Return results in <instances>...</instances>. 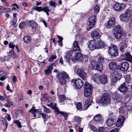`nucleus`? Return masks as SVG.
I'll return each instance as SVG.
<instances>
[{
  "label": "nucleus",
  "instance_id": "obj_1",
  "mask_svg": "<svg viewBox=\"0 0 132 132\" xmlns=\"http://www.w3.org/2000/svg\"><path fill=\"white\" fill-rule=\"evenodd\" d=\"M104 62V57L103 56H99L97 59H95L92 61L91 64L94 69L101 71L103 69L102 63Z\"/></svg>",
  "mask_w": 132,
  "mask_h": 132
},
{
  "label": "nucleus",
  "instance_id": "obj_2",
  "mask_svg": "<svg viewBox=\"0 0 132 132\" xmlns=\"http://www.w3.org/2000/svg\"><path fill=\"white\" fill-rule=\"evenodd\" d=\"M111 101L110 95L108 93H105L102 96L100 100V103L103 105L106 106L109 104Z\"/></svg>",
  "mask_w": 132,
  "mask_h": 132
},
{
  "label": "nucleus",
  "instance_id": "obj_3",
  "mask_svg": "<svg viewBox=\"0 0 132 132\" xmlns=\"http://www.w3.org/2000/svg\"><path fill=\"white\" fill-rule=\"evenodd\" d=\"M108 52L110 56L115 57L118 55V50L116 46L113 44H111L110 46L107 48Z\"/></svg>",
  "mask_w": 132,
  "mask_h": 132
},
{
  "label": "nucleus",
  "instance_id": "obj_4",
  "mask_svg": "<svg viewBox=\"0 0 132 132\" xmlns=\"http://www.w3.org/2000/svg\"><path fill=\"white\" fill-rule=\"evenodd\" d=\"M84 86V96L86 97H88L92 93L93 87L91 84L87 82L85 83Z\"/></svg>",
  "mask_w": 132,
  "mask_h": 132
},
{
  "label": "nucleus",
  "instance_id": "obj_5",
  "mask_svg": "<svg viewBox=\"0 0 132 132\" xmlns=\"http://www.w3.org/2000/svg\"><path fill=\"white\" fill-rule=\"evenodd\" d=\"M96 21V16L95 15L92 16L88 19L87 22L88 30L91 29L95 26Z\"/></svg>",
  "mask_w": 132,
  "mask_h": 132
},
{
  "label": "nucleus",
  "instance_id": "obj_6",
  "mask_svg": "<svg viewBox=\"0 0 132 132\" xmlns=\"http://www.w3.org/2000/svg\"><path fill=\"white\" fill-rule=\"evenodd\" d=\"M71 82L74 84L75 86L77 89L81 88L83 85L84 82L80 78L73 79Z\"/></svg>",
  "mask_w": 132,
  "mask_h": 132
},
{
  "label": "nucleus",
  "instance_id": "obj_7",
  "mask_svg": "<svg viewBox=\"0 0 132 132\" xmlns=\"http://www.w3.org/2000/svg\"><path fill=\"white\" fill-rule=\"evenodd\" d=\"M88 47L89 49L92 50L96 49H98L97 40H93L89 41Z\"/></svg>",
  "mask_w": 132,
  "mask_h": 132
},
{
  "label": "nucleus",
  "instance_id": "obj_8",
  "mask_svg": "<svg viewBox=\"0 0 132 132\" xmlns=\"http://www.w3.org/2000/svg\"><path fill=\"white\" fill-rule=\"evenodd\" d=\"M77 75L83 80H86L87 76L86 72L82 69H78L77 71Z\"/></svg>",
  "mask_w": 132,
  "mask_h": 132
},
{
  "label": "nucleus",
  "instance_id": "obj_9",
  "mask_svg": "<svg viewBox=\"0 0 132 132\" xmlns=\"http://www.w3.org/2000/svg\"><path fill=\"white\" fill-rule=\"evenodd\" d=\"M82 55L79 52L76 53L75 55L73 56L72 58V61L74 62L77 61L79 62L82 61Z\"/></svg>",
  "mask_w": 132,
  "mask_h": 132
},
{
  "label": "nucleus",
  "instance_id": "obj_10",
  "mask_svg": "<svg viewBox=\"0 0 132 132\" xmlns=\"http://www.w3.org/2000/svg\"><path fill=\"white\" fill-rule=\"evenodd\" d=\"M65 55L64 57L65 61L67 62L69 64L70 63V60L72 56V51L66 52L65 53Z\"/></svg>",
  "mask_w": 132,
  "mask_h": 132
},
{
  "label": "nucleus",
  "instance_id": "obj_11",
  "mask_svg": "<svg viewBox=\"0 0 132 132\" xmlns=\"http://www.w3.org/2000/svg\"><path fill=\"white\" fill-rule=\"evenodd\" d=\"M9 47L12 49L9 52L10 56L13 58H15L16 57V55L14 51V49L15 47V45L12 43H10L9 44Z\"/></svg>",
  "mask_w": 132,
  "mask_h": 132
},
{
  "label": "nucleus",
  "instance_id": "obj_12",
  "mask_svg": "<svg viewBox=\"0 0 132 132\" xmlns=\"http://www.w3.org/2000/svg\"><path fill=\"white\" fill-rule=\"evenodd\" d=\"M125 5L121 3L119 4V3H116L113 7V9L115 10L118 11H120L123 8L125 7Z\"/></svg>",
  "mask_w": 132,
  "mask_h": 132
},
{
  "label": "nucleus",
  "instance_id": "obj_13",
  "mask_svg": "<svg viewBox=\"0 0 132 132\" xmlns=\"http://www.w3.org/2000/svg\"><path fill=\"white\" fill-rule=\"evenodd\" d=\"M114 32H122L123 35L125 34V31L122 29V28L119 25H117L115 26L113 29Z\"/></svg>",
  "mask_w": 132,
  "mask_h": 132
},
{
  "label": "nucleus",
  "instance_id": "obj_14",
  "mask_svg": "<svg viewBox=\"0 0 132 132\" xmlns=\"http://www.w3.org/2000/svg\"><path fill=\"white\" fill-rule=\"evenodd\" d=\"M57 77L59 80L60 84L61 85H64L66 83V80L65 78L61 76L60 73L59 72H58L57 73Z\"/></svg>",
  "mask_w": 132,
  "mask_h": 132
},
{
  "label": "nucleus",
  "instance_id": "obj_15",
  "mask_svg": "<svg viewBox=\"0 0 132 132\" xmlns=\"http://www.w3.org/2000/svg\"><path fill=\"white\" fill-rule=\"evenodd\" d=\"M91 34V36L94 40H96L97 39H99L101 37L100 34L96 30L92 31Z\"/></svg>",
  "mask_w": 132,
  "mask_h": 132
},
{
  "label": "nucleus",
  "instance_id": "obj_16",
  "mask_svg": "<svg viewBox=\"0 0 132 132\" xmlns=\"http://www.w3.org/2000/svg\"><path fill=\"white\" fill-rule=\"evenodd\" d=\"M118 89L122 93H124L127 91L128 88L126 86V83L124 82L119 88Z\"/></svg>",
  "mask_w": 132,
  "mask_h": 132
},
{
  "label": "nucleus",
  "instance_id": "obj_17",
  "mask_svg": "<svg viewBox=\"0 0 132 132\" xmlns=\"http://www.w3.org/2000/svg\"><path fill=\"white\" fill-rule=\"evenodd\" d=\"M125 119L124 117L122 116H120L117 120L116 125L117 127H120L123 124Z\"/></svg>",
  "mask_w": 132,
  "mask_h": 132
},
{
  "label": "nucleus",
  "instance_id": "obj_18",
  "mask_svg": "<svg viewBox=\"0 0 132 132\" xmlns=\"http://www.w3.org/2000/svg\"><path fill=\"white\" fill-rule=\"evenodd\" d=\"M129 65L128 62H125L122 63L120 66V69L121 71H126L128 69Z\"/></svg>",
  "mask_w": 132,
  "mask_h": 132
},
{
  "label": "nucleus",
  "instance_id": "obj_19",
  "mask_svg": "<svg viewBox=\"0 0 132 132\" xmlns=\"http://www.w3.org/2000/svg\"><path fill=\"white\" fill-rule=\"evenodd\" d=\"M115 23V20L114 18L112 17L108 22L107 27L109 28L113 27Z\"/></svg>",
  "mask_w": 132,
  "mask_h": 132
},
{
  "label": "nucleus",
  "instance_id": "obj_20",
  "mask_svg": "<svg viewBox=\"0 0 132 132\" xmlns=\"http://www.w3.org/2000/svg\"><path fill=\"white\" fill-rule=\"evenodd\" d=\"M113 98L117 102H120L122 100V97L119 94H115L113 95Z\"/></svg>",
  "mask_w": 132,
  "mask_h": 132
},
{
  "label": "nucleus",
  "instance_id": "obj_21",
  "mask_svg": "<svg viewBox=\"0 0 132 132\" xmlns=\"http://www.w3.org/2000/svg\"><path fill=\"white\" fill-rule=\"evenodd\" d=\"M116 120L112 118L108 119L106 121V124L109 127H110L114 125L116 122Z\"/></svg>",
  "mask_w": 132,
  "mask_h": 132
},
{
  "label": "nucleus",
  "instance_id": "obj_22",
  "mask_svg": "<svg viewBox=\"0 0 132 132\" xmlns=\"http://www.w3.org/2000/svg\"><path fill=\"white\" fill-rule=\"evenodd\" d=\"M92 102L93 98L90 97L85 102V106L86 109H87L91 105Z\"/></svg>",
  "mask_w": 132,
  "mask_h": 132
},
{
  "label": "nucleus",
  "instance_id": "obj_23",
  "mask_svg": "<svg viewBox=\"0 0 132 132\" xmlns=\"http://www.w3.org/2000/svg\"><path fill=\"white\" fill-rule=\"evenodd\" d=\"M129 18L128 16L124 14H120L119 17L120 20L123 22H128Z\"/></svg>",
  "mask_w": 132,
  "mask_h": 132
},
{
  "label": "nucleus",
  "instance_id": "obj_24",
  "mask_svg": "<svg viewBox=\"0 0 132 132\" xmlns=\"http://www.w3.org/2000/svg\"><path fill=\"white\" fill-rule=\"evenodd\" d=\"M29 24L31 27V30L32 31H35L36 29V24L34 20H30Z\"/></svg>",
  "mask_w": 132,
  "mask_h": 132
},
{
  "label": "nucleus",
  "instance_id": "obj_25",
  "mask_svg": "<svg viewBox=\"0 0 132 132\" xmlns=\"http://www.w3.org/2000/svg\"><path fill=\"white\" fill-rule=\"evenodd\" d=\"M97 43L98 49L103 48L106 46L105 43L103 41H101L100 39L97 40Z\"/></svg>",
  "mask_w": 132,
  "mask_h": 132
},
{
  "label": "nucleus",
  "instance_id": "obj_26",
  "mask_svg": "<svg viewBox=\"0 0 132 132\" xmlns=\"http://www.w3.org/2000/svg\"><path fill=\"white\" fill-rule=\"evenodd\" d=\"M109 67L110 70H113L116 68L117 66V63L114 62H110L109 64Z\"/></svg>",
  "mask_w": 132,
  "mask_h": 132
},
{
  "label": "nucleus",
  "instance_id": "obj_27",
  "mask_svg": "<svg viewBox=\"0 0 132 132\" xmlns=\"http://www.w3.org/2000/svg\"><path fill=\"white\" fill-rule=\"evenodd\" d=\"M107 81L106 77L104 75L101 76L99 78V81L101 83L103 84H105Z\"/></svg>",
  "mask_w": 132,
  "mask_h": 132
},
{
  "label": "nucleus",
  "instance_id": "obj_28",
  "mask_svg": "<svg viewBox=\"0 0 132 132\" xmlns=\"http://www.w3.org/2000/svg\"><path fill=\"white\" fill-rule=\"evenodd\" d=\"M79 42L78 41H75L73 44V50L74 51H79L80 50V48L78 46Z\"/></svg>",
  "mask_w": 132,
  "mask_h": 132
},
{
  "label": "nucleus",
  "instance_id": "obj_29",
  "mask_svg": "<svg viewBox=\"0 0 132 132\" xmlns=\"http://www.w3.org/2000/svg\"><path fill=\"white\" fill-rule=\"evenodd\" d=\"M123 34L122 32H114V34L115 35V38L117 39H120L121 36H122L123 37H125L126 35V33L125 32V35H123Z\"/></svg>",
  "mask_w": 132,
  "mask_h": 132
},
{
  "label": "nucleus",
  "instance_id": "obj_30",
  "mask_svg": "<svg viewBox=\"0 0 132 132\" xmlns=\"http://www.w3.org/2000/svg\"><path fill=\"white\" fill-rule=\"evenodd\" d=\"M124 56L125 57V59L127 60L130 61H132V56L129 52L125 53Z\"/></svg>",
  "mask_w": 132,
  "mask_h": 132
},
{
  "label": "nucleus",
  "instance_id": "obj_31",
  "mask_svg": "<svg viewBox=\"0 0 132 132\" xmlns=\"http://www.w3.org/2000/svg\"><path fill=\"white\" fill-rule=\"evenodd\" d=\"M94 119L97 121H101L102 122L103 121L102 116L100 114H97L94 117Z\"/></svg>",
  "mask_w": 132,
  "mask_h": 132
},
{
  "label": "nucleus",
  "instance_id": "obj_32",
  "mask_svg": "<svg viewBox=\"0 0 132 132\" xmlns=\"http://www.w3.org/2000/svg\"><path fill=\"white\" fill-rule=\"evenodd\" d=\"M52 69V65H50L48 67V68L44 71L45 74L48 76L51 73V70Z\"/></svg>",
  "mask_w": 132,
  "mask_h": 132
},
{
  "label": "nucleus",
  "instance_id": "obj_33",
  "mask_svg": "<svg viewBox=\"0 0 132 132\" xmlns=\"http://www.w3.org/2000/svg\"><path fill=\"white\" fill-rule=\"evenodd\" d=\"M23 40L25 43H29L31 42V39L30 36H26L24 37Z\"/></svg>",
  "mask_w": 132,
  "mask_h": 132
},
{
  "label": "nucleus",
  "instance_id": "obj_34",
  "mask_svg": "<svg viewBox=\"0 0 132 132\" xmlns=\"http://www.w3.org/2000/svg\"><path fill=\"white\" fill-rule=\"evenodd\" d=\"M82 120V118L78 116H75L72 119L73 121L74 122H80Z\"/></svg>",
  "mask_w": 132,
  "mask_h": 132
},
{
  "label": "nucleus",
  "instance_id": "obj_35",
  "mask_svg": "<svg viewBox=\"0 0 132 132\" xmlns=\"http://www.w3.org/2000/svg\"><path fill=\"white\" fill-rule=\"evenodd\" d=\"M35 107L33 106L32 108L30 110L29 112L30 113L34 114L33 116L34 117H36V112L37 110L35 109Z\"/></svg>",
  "mask_w": 132,
  "mask_h": 132
},
{
  "label": "nucleus",
  "instance_id": "obj_36",
  "mask_svg": "<svg viewBox=\"0 0 132 132\" xmlns=\"http://www.w3.org/2000/svg\"><path fill=\"white\" fill-rule=\"evenodd\" d=\"M13 105V102L9 100L7 101V103H5L4 106L7 108H10L11 106Z\"/></svg>",
  "mask_w": 132,
  "mask_h": 132
},
{
  "label": "nucleus",
  "instance_id": "obj_37",
  "mask_svg": "<svg viewBox=\"0 0 132 132\" xmlns=\"http://www.w3.org/2000/svg\"><path fill=\"white\" fill-rule=\"evenodd\" d=\"M126 82L129 84L128 86H129L131 85L132 83V81L131 80V78L129 76H127L126 78Z\"/></svg>",
  "mask_w": 132,
  "mask_h": 132
},
{
  "label": "nucleus",
  "instance_id": "obj_38",
  "mask_svg": "<svg viewBox=\"0 0 132 132\" xmlns=\"http://www.w3.org/2000/svg\"><path fill=\"white\" fill-rule=\"evenodd\" d=\"M113 76L114 77H115L118 80H120L121 78V75L120 73L117 72V71H115L113 73Z\"/></svg>",
  "mask_w": 132,
  "mask_h": 132
},
{
  "label": "nucleus",
  "instance_id": "obj_39",
  "mask_svg": "<svg viewBox=\"0 0 132 132\" xmlns=\"http://www.w3.org/2000/svg\"><path fill=\"white\" fill-rule=\"evenodd\" d=\"M56 113L57 114H60L64 116L66 120H67V119L66 118L68 117V113L66 112L60 111L59 110V111L58 112Z\"/></svg>",
  "mask_w": 132,
  "mask_h": 132
},
{
  "label": "nucleus",
  "instance_id": "obj_40",
  "mask_svg": "<svg viewBox=\"0 0 132 132\" xmlns=\"http://www.w3.org/2000/svg\"><path fill=\"white\" fill-rule=\"evenodd\" d=\"M56 105L57 104L56 103L54 104L52 103L51 108L54 109L55 112L57 113L59 111V110L58 108L57 107Z\"/></svg>",
  "mask_w": 132,
  "mask_h": 132
},
{
  "label": "nucleus",
  "instance_id": "obj_41",
  "mask_svg": "<svg viewBox=\"0 0 132 132\" xmlns=\"http://www.w3.org/2000/svg\"><path fill=\"white\" fill-rule=\"evenodd\" d=\"M100 10V6L97 5L94 8V13L95 14H97L99 12Z\"/></svg>",
  "mask_w": 132,
  "mask_h": 132
},
{
  "label": "nucleus",
  "instance_id": "obj_42",
  "mask_svg": "<svg viewBox=\"0 0 132 132\" xmlns=\"http://www.w3.org/2000/svg\"><path fill=\"white\" fill-rule=\"evenodd\" d=\"M40 114L42 116L43 119L44 120V122L45 123V121L47 120L46 117H47V115L44 113H40Z\"/></svg>",
  "mask_w": 132,
  "mask_h": 132
},
{
  "label": "nucleus",
  "instance_id": "obj_43",
  "mask_svg": "<svg viewBox=\"0 0 132 132\" xmlns=\"http://www.w3.org/2000/svg\"><path fill=\"white\" fill-rule=\"evenodd\" d=\"M60 76L62 77H63V78L65 79H68L69 78L68 75L65 72H64L60 73Z\"/></svg>",
  "mask_w": 132,
  "mask_h": 132
},
{
  "label": "nucleus",
  "instance_id": "obj_44",
  "mask_svg": "<svg viewBox=\"0 0 132 132\" xmlns=\"http://www.w3.org/2000/svg\"><path fill=\"white\" fill-rule=\"evenodd\" d=\"M66 97L64 95H61L59 96V101L60 102H61L65 99Z\"/></svg>",
  "mask_w": 132,
  "mask_h": 132
},
{
  "label": "nucleus",
  "instance_id": "obj_45",
  "mask_svg": "<svg viewBox=\"0 0 132 132\" xmlns=\"http://www.w3.org/2000/svg\"><path fill=\"white\" fill-rule=\"evenodd\" d=\"M127 46L126 45H125L122 44L120 47V50L121 52H125V50L126 49Z\"/></svg>",
  "mask_w": 132,
  "mask_h": 132
},
{
  "label": "nucleus",
  "instance_id": "obj_46",
  "mask_svg": "<svg viewBox=\"0 0 132 132\" xmlns=\"http://www.w3.org/2000/svg\"><path fill=\"white\" fill-rule=\"evenodd\" d=\"M118 80V79L112 75L111 79V83L112 84H114V83L116 82Z\"/></svg>",
  "mask_w": 132,
  "mask_h": 132
},
{
  "label": "nucleus",
  "instance_id": "obj_47",
  "mask_svg": "<svg viewBox=\"0 0 132 132\" xmlns=\"http://www.w3.org/2000/svg\"><path fill=\"white\" fill-rule=\"evenodd\" d=\"M66 101L67 103L69 105H72L73 104V101L71 99H66Z\"/></svg>",
  "mask_w": 132,
  "mask_h": 132
},
{
  "label": "nucleus",
  "instance_id": "obj_48",
  "mask_svg": "<svg viewBox=\"0 0 132 132\" xmlns=\"http://www.w3.org/2000/svg\"><path fill=\"white\" fill-rule=\"evenodd\" d=\"M2 122L3 124L5 125V130H6L7 129V127L8 125V123L7 120L4 119V120L2 121Z\"/></svg>",
  "mask_w": 132,
  "mask_h": 132
},
{
  "label": "nucleus",
  "instance_id": "obj_49",
  "mask_svg": "<svg viewBox=\"0 0 132 132\" xmlns=\"http://www.w3.org/2000/svg\"><path fill=\"white\" fill-rule=\"evenodd\" d=\"M82 105L81 103H78L77 104L76 108L78 110H80L82 108Z\"/></svg>",
  "mask_w": 132,
  "mask_h": 132
},
{
  "label": "nucleus",
  "instance_id": "obj_50",
  "mask_svg": "<svg viewBox=\"0 0 132 132\" xmlns=\"http://www.w3.org/2000/svg\"><path fill=\"white\" fill-rule=\"evenodd\" d=\"M43 109L44 111L45 112L47 113H48L50 112V109H49L47 108L46 106H44Z\"/></svg>",
  "mask_w": 132,
  "mask_h": 132
},
{
  "label": "nucleus",
  "instance_id": "obj_51",
  "mask_svg": "<svg viewBox=\"0 0 132 132\" xmlns=\"http://www.w3.org/2000/svg\"><path fill=\"white\" fill-rule=\"evenodd\" d=\"M131 11L129 9H127L125 13L124 14H126V15L128 16V17H130V13Z\"/></svg>",
  "mask_w": 132,
  "mask_h": 132
},
{
  "label": "nucleus",
  "instance_id": "obj_52",
  "mask_svg": "<svg viewBox=\"0 0 132 132\" xmlns=\"http://www.w3.org/2000/svg\"><path fill=\"white\" fill-rule=\"evenodd\" d=\"M34 9L35 10L40 11H42V8L41 7H37L35 6L34 7Z\"/></svg>",
  "mask_w": 132,
  "mask_h": 132
},
{
  "label": "nucleus",
  "instance_id": "obj_53",
  "mask_svg": "<svg viewBox=\"0 0 132 132\" xmlns=\"http://www.w3.org/2000/svg\"><path fill=\"white\" fill-rule=\"evenodd\" d=\"M57 56L56 55H52L48 60L49 61H51L54 60L56 59Z\"/></svg>",
  "mask_w": 132,
  "mask_h": 132
},
{
  "label": "nucleus",
  "instance_id": "obj_54",
  "mask_svg": "<svg viewBox=\"0 0 132 132\" xmlns=\"http://www.w3.org/2000/svg\"><path fill=\"white\" fill-rule=\"evenodd\" d=\"M10 11V9L8 8H2V13L3 12H8Z\"/></svg>",
  "mask_w": 132,
  "mask_h": 132
},
{
  "label": "nucleus",
  "instance_id": "obj_55",
  "mask_svg": "<svg viewBox=\"0 0 132 132\" xmlns=\"http://www.w3.org/2000/svg\"><path fill=\"white\" fill-rule=\"evenodd\" d=\"M16 14L14 13L13 14V24L15 23L16 22Z\"/></svg>",
  "mask_w": 132,
  "mask_h": 132
},
{
  "label": "nucleus",
  "instance_id": "obj_56",
  "mask_svg": "<svg viewBox=\"0 0 132 132\" xmlns=\"http://www.w3.org/2000/svg\"><path fill=\"white\" fill-rule=\"evenodd\" d=\"M129 41V39L128 38L126 39L125 40L123 41L122 44L125 45H126L127 46L128 44V42Z\"/></svg>",
  "mask_w": 132,
  "mask_h": 132
},
{
  "label": "nucleus",
  "instance_id": "obj_57",
  "mask_svg": "<svg viewBox=\"0 0 132 132\" xmlns=\"http://www.w3.org/2000/svg\"><path fill=\"white\" fill-rule=\"evenodd\" d=\"M104 129L105 128L104 127H100L98 128V129L97 130L96 132H104Z\"/></svg>",
  "mask_w": 132,
  "mask_h": 132
},
{
  "label": "nucleus",
  "instance_id": "obj_58",
  "mask_svg": "<svg viewBox=\"0 0 132 132\" xmlns=\"http://www.w3.org/2000/svg\"><path fill=\"white\" fill-rule=\"evenodd\" d=\"M116 114V112H110L109 114V116L110 117H115Z\"/></svg>",
  "mask_w": 132,
  "mask_h": 132
},
{
  "label": "nucleus",
  "instance_id": "obj_59",
  "mask_svg": "<svg viewBox=\"0 0 132 132\" xmlns=\"http://www.w3.org/2000/svg\"><path fill=\"white\" fill-rule=\"evenodd\" d=\"M42 11H44V12H47V11H50V10L48 7H44L42 8Z\"/></svg>",
  "mask_w": 132,
  "mask_h": 132
},
{
  "label": "nucleus",
  "instance_id": "obj_60",
  "mask_svg": "<svg viewBox=\"0 0 132 132\" xmlns=\"http://www.w3.org/2000/svg\"><path fill=\"white\" fill-rule=\"evenodd\" d=\"M50 5L54 7H55V4L56 3L55 2L50 1L49 2Z\"/></svg>",
  "mask_w": 132,
  "mask_h": 132
},
{
  "label": "nucleus",
  "instance_id": "obj_61",
  "mask_svg": "<svg viewBox=\"0 0 132 132\" xmlns=\"http://www.w3.org/2000/svg\"><path fill=\"white\" fill-rule=\"evenodd\" d=\"M126 108L125 107H121L119 109V111L121 113H124V110Z\"/></svg>",
  "mask_w": 132,
  "mask_h": 132
},
{
  "label": "nucleus",
  "instance_id": "obj_62",
  "mask_svg": "<svg viewBox=\"0 0 132 132\" xmlns=\"http://www.w3.org/2000/svg\"><path fill=\"white\" fill-rule=\"evenodd\" d=\"M7 115L6 116L5 118L8 121H10L11 119V118L10 115L8 114H7Z\"/></svg>",
  "mask_w": 132,
  "mask_h": 132
},
{
  "label": "nucleus",
  "instance_id": "obj_63",
  "mask_svg": "<svg viewBox=\"0 0 132 132\" xmlns=\"http://www.w3.org/2000/svg\"><path fill=\"white\" fill-rule=\"evenodd\" d=\"M40 21L43 22L45 27H47V23L46 21L44 19H40Z\"/></svg>",
  "mask_w": 132,
  "mask_h": 132
},
{
  "label": "nucleus",
  "instance_id": "obj_64",
  "mask_svg": "<svg viewBox=\"0 0 132 132\" xmlns=\"http://www.w3.org/2000/svg\"><path fill=\"white\" fill-rule=\"evenodd\" d=\"M24 22H21L19 25V27L21 28H22L24 26Z\"/></svg>",
  "mask_w": 132,
  "mask_h": 132
}]
</instances>
